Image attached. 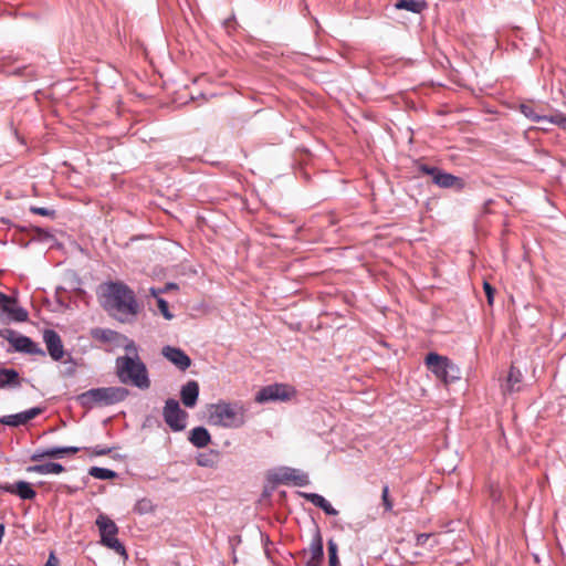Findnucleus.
I'll return each mask as SVG.
<instances>
[{
  "label": "nucleus",
  "mask_w": 566,
  "mask_h": 566,
  "mask_svg": "<svg viewBox=\"0 0 566 566\" xmlns=\"http://www.w3.org/2000/svg\"><path fill=\"white\" fill-rule=\"evenodd\" d=\"M101 303L103 307L122 323L133 322L139 311L134 292L125 284L109 282L101 286Z\"/></svg>",
  "instance_id": "f257e3e1"
},
{
  "label": "nucleus",
  "mask_w": 566,
  "mask_h": 566,
  "mask_svg": "<svg viewBox=\"0 0 566 566\" xmlns=\"http://www.w3.org/2000/svg\"><path fill=\"white\" fill-rule=\"evenodd\" d=\"M28 472H33L42 475L48 474H60L64 471V467L60 463L49 462L42 464H35L27 468Z\"/></svg>",
  "instance_id": "4be33fe9"
},
{
  "label": "nucleus",
  "mask_w": 566,
  "mask_h": 566,
  "mask_svg": "<svg viewBox=\"0 0 566 566\" xmlns=\"http://www.w3.org/2000/svg\"><path fill=\"white\" fill-rule=\"evenodd\" d=\"M428 174L433 176V181L442 188H452L461 186V179L447 172H441L438 169H426Z\"/></svg>",
  "instance_id": "dca6fc26"
},
{
  "label": "nucleus",
  "mask_w": 566,
  "mask_h": 566,
  "mask_svg": "<svg viewBox=\"0 0 566 566\" xmlns=\"http://www.w3.org/2000/svg\"><path fill=\"white\" fill-rule=\"evenodd\" d=\"M310 558L314 559H323L324 549H323V541L319 535H316L311 545H310Z\"/></svg>",
  "instance_id": "c85d7f7f"
},
{
  "label": "nucleus",
  "mask_w": 566,
  "mask_h": 566,
  "mask_svg": "<svg viewBox=\"0 0 566 566\" xmlns=\"http://www.w3.org/2000/svg\"><path fill=\"white\" fill-rule=\"evenodd\" d=\"M44 566H59V560L54 556V554H51L45 563Z\"/></svg>",
  "instance_id": "79ce46f5"
},
{
  "label": "nucleus",
  "mask_w": 566,
  "mask_h": 566,
  "mask_svg": "<svg viewBox=\"0 0 566 566\" xmlns=\"http://www.w3.org/2000/svg\"><path fill=\"white\" fill-rule=\"evenodd\" d=\"M7 491L18 494L22 500H32L36 495L31 484L25 481H19L14 485L8 486Z\"/></svg>",
  "instance_id": "5701e85b"
},
{
  "label": "nucleus",
  "mask_w": 566,
  "mask_h": 566,
  "mask_svg": "<svg viewBox=\"0 0 566 566\" xmlns=\"http://www.w3.org/2000/svg\"><path fill=\"white\" fill-rule=\"evenodd\" d=\"M30 211L35 214H40V216H44V217H53L54 216L53 210H50V209L43 208V207H31Z\"/></svg>",
  "instance_id": "58836bf2"
},
{
  "label": "nucleus",
  "mask_w": 566,
  "mask_h": 566,
  "mask_svg": "<svg viewBox=\"0 0 566 566\" xmlns=\"http://www.w3.org/2000/svg\"><path fill=\"white\" fill-rule=\"evenodd\" d=\"M163 355L180 370H186L191 365V359L180 348L165 346L163 348Z\"/></svg>",
  "instance_id": "ddd939ff"
},
{
  "label": "nucleus",
  "mask_w": 566,
  "mask_h": 566,
  "mask_svg": "<svg viewBox=\"0 0 566 566\" xmlns=\"http://www.w3.org/2000/svg\"><path fill=\"white\" fill-rule=\"evenodd\" d=\"M95 524L101 533V543L104 546L115 551L117 554L127 557L124 545L116 538L118 527L116 526L114 521L111 520L105 514H99L96 518Z\"/></svg>",
  "instance_id": "423d86ee"
},
{
  "label": "nucleus",
  "mask_w": 566,
  "mask_h": 566,
  "mask_svg": "<svg viewBox=\"0 0 566 566\" xmlns=\"http://www.w3.org/2000/svg\"><path fill=\"white\" fill-rule=\"evenodd\" d=\"M522 373L515 367H511L505 385L503 386V392H516L522 388Z\"/></svg>",
  "instance_id": "412c9836"
},
{
  "label": "nucleus",
  "mask_w": 566,
  "mask_h": 566,
  "mask_svg": "<svg viewBox=\"0 0 566 566\" xmlns=\"http://www.w3.org/2000/svg\"><path fill=\"white\" fill-rule=\"evenodd\" d=\"M157 306L161 315L167 319L171 321L174 318V314L169 311L168 303L164 298H158Z\"/></svg>",
  "instance_id": "c9c22d12"
},
{
  "label": "nucleus",
  "mask_w": 566,
  "mask_h": 566,
  "mask_svg": "<svg viewBox=\"0 0 566 566\" xmlns=\"http://www.w3.org/2000/svg\"><path fill=\"white\" fill-rule=\"evenodd\" d=\"M163 416L168 427L176 432L182 431L187 427L188 413L180 408L175 399H168L165 403Z\"/></svg>",
  "instance_id": "6e6552de"
},
{
  "label": "nucleus",
  "mask_w": 566,
  "mask_h": 566,
  "mask_svg": "<svg viewBox=\"0 0 566 566\" xmlns=\"http://www.w3.org/2000/svg\"><path fill=\"white\" fill-rule=\"evenodd\" d=\"M520 108L522 114L528 119L545 124L546 116L537 114L531 105L522 104Z\"/></svg>",
  "instance_id": "2f4dec72"
},
{
  "label": "nucleus",
  "mask_w": 566,
  "mask_h": 566,
  "mask_svg": "<svg viewBox=\"0 0 566 566\" xmlns=\"http://www.w3.org/2000/svg\"><path fill=\"white\" fill-rule=\"evenodd\" d=\"M545 124H555L566 130V116L560 113L553 116H546Z\"/></svg>",
  "instance_id": "f704fd0d"
},
{
  "label": "nucleus",
  "mask_w": 566,
  "mask_h": 566,
  "mask_svg": "<svg viewBox=\"0 0 566 566\" xmlns=\"http://www.w3.org/2000/svg\"><path fill=\"white\" fill-rule=\"evenodd\" d=\"M93 336L103 342L116 343V344H118L119 338H122L120 334H118L114 331H111V329H102V328L95 329L93 332Z\"/></svg>",
  "instance_id": "bb28decb"
},
{
  "label": "nucleus",
  "mask_w": 566,
  "mask_h": 566,
  "mask_svg": "<svg viewBox=\"0 0 566 566\" xmlns=\"http://www.w3.org/2000/svg\"><path fill=\"white\" fill-rule=\"evenodd\" d=\"M483 287H484L485 295H486V297H488V303H489L490 305H492V303H493V297H494V289H493V287L491 286V284H490V283H488V282H484Z\"/></svg>",
  "instance_id": "ea45409f"
},
{
  "label": "nucleus",
  "mask_w": 566,
  "mask_h": 566,
  "mask_svg": "<svg viewBox=\"0 0 566 566\" xmlns=\"http://www.w3.org/2000/svg\"><path fill=\"white\" fill-rule=\"evenodd\" d=\"M199 397V385L195 380L188 381L181 387L180 398L187 408H193Z\"/></svg>",
  "instance_id": "2eb2a0df"
},
{
  "label": "nucleus",
  "mask_w": 566,
  "mask_h": 566,
  "mask_svg": "<svg viewBox=\"0 0 566 566\" xmlns=\"http://www.w3.org/2000/svg\"><path fill=\"white\" fill-rule=\"evenodd\" d=\"M188 440L197 448H206L211 442V434L205 427H196L189 432Z\"/></svg>",
  "instance_id": "f3484780"
},
{
  "label": "nucleus",
  "mask_w": 566,
  "mask_h": 566,
  "mask_svg": "<svg viewBox=\"0 0 566 566\" xmlns=\"http://www.w3.org/2000/svg\"><path fill=\"white\" fill-rule=\"evenodd\" d=\"M427 544L432 546L433 544H438V541L431 534H419L417 536V545L418 546H424Z\"/></svg>",
  "instance_id": "e433bc0d"
},
{
  "label": "nucleus",
  "mask_w": 566,
  "mask_h": 566,
  "mask_svg": "<svg viewBox=\"0 0 566 566\" xmlns=\"http://www.w3.org/2000/svg\"><path fill=\"white\" fill-rule=\"evenodd\" d=\"M301 495L308 502H311L313 505L323 510L325 514L331 516H335L338 514V511L335 510L324 496L317 493H301Z\"/></svg>",
  "instance_id": "aec40b11"
},
{
  "label": "nucleus",
  "mask_w": 566,
  "mask_h": 566,
  "mask_svg": "<svg viewBox=\"0 0 566 566\" xmlns=\"http://www.w3.org/2000/svg\"><path fill=\"white\" fill-rule=\"evenodd\" d=\"M175 287H176V285L174 283H169V284L166 285V290L175 289Z\"/></svg>",
  "instance_id": "49530a36"
},
{
  "label": "nucleus",
  "mask_w": 566,
  "mask_h": 566,
  "mask_svg": "<svg viewBox=\"0 0 566 566\" xmlns=\"http://www.w3.org/2000/svg\"><path fill=\"white\" fill-rule=\"evenodd\" d=\"M327 546H328L327 548H328L329 566H339V560H338V556H337V551H338L337 544L333 539H329L327 543Z\"/></svg>",
  "instance_id": "473e14b6"
},
{
  "label": "nucleus",
  "mask_w": 566,
  "mask_h": 566,
  "mask_svg": "<svg viewBox=\"0 0 566 566\" xmlns=\"http://www.w3.org/2000/svg\"><path fill=\"white\" fill-rule=\"evenodd\" d=\"M156 505L149 499H142L135 504L134 511L140 515L155 512Z\"/></svg>",
  "instance_id": "7c9ffc66"
},
{
  "label": "nucleus",
  "mask_w": 566,
  "mask_h": 566,
  "mask_svg": "<svg viewBox=\"0 0 566 566\" xmlns=\"http://www.w3.org/2000/svg\"><path fill=\"white\" fill-rule=\"evenodd\" d=\"M116 370L119 380L124 384H130L140 389H147L150 386L146 365L139 356L117 357Z\"/></svg>",
  "instance_id": "7ed1b4c3"
},
{
  "label": "nucleus",
  "mask_w": 566,
  "mask_h": 566,
  "mask_svg": "<svg viewBox=\"0 0 566 566\" xmlns=\"http://www.w3.org/2000/svg\"><path fill=\"white\" fill-rule=\"evenodd\" d=\"M0 337L8 340L12 348L14 349V352L24 353L29 355L45 356V352L30 337L21 335L13 329H1Z\"/></svg>",
  "instance_id": "0eeeda50"
},
{
  "label": "nucleus",
  "mask_w": 566,
  "mask_h": 566,
  "mask_svg": "<svg viewBox=\"0 0 566 566\" xmlns=\"http://www.w3.org/2000/svg\"><path fill=\"white\" fill-rule=\"evenodd\" d=\"M279 483H292L295 486H306L310 483L308 475L297 469L283 468L275 474Z\"/></svg>",
  "instance_id": "9b49d317"
},
{
  "label": "nucleus",
  "mask_w": 566,
  "mask_h": 566,
  "mask_svg": "<svg viewBox=\"0 0 566 566\" xmlns=\"http://www.w3.org/2000/svg\"><path fill=\"white\" fill-rule=\"evenodd\" d=\"M20 385V377L14 369L3 368L0 369V388L18 387Z\"/></svg>",
  "instance_id": "b1692460"
},
{
  "label": "nucleus",
  "mask_w": 566,
  "mask_h": 566,
  "mask_svg": "<svg viewBox=\"0 0 566 566\" xmlns=\"http://www.w3.org/2000/svg\"><path fill=\"white\" fill-rule=\"evenodd\" d=\"M0 304H15V300L0 292Z\"/></svg>",
  "instance_id": "a19ab883"
},
{
  "label": "nucleus",
  "mask_w": 566,
  "mask_h": 566,
  "mask_svg": "<svg viewBox=\"0 0 566 566\" xmlns=\"http://www.w3.org/2000/svg\"><path fill=\"white\" fill-rule=\"evenodd\" d=\"M128 395V390L123 387H101L93 388L77 396L80 405L86 409L95 406H111L123 401Z\"/></svg>",
  "instance_id": "20e7f679"
},
{
  "label": "nucleus",
  "mask_w": 566,
  "mask_h": 566,
  "mask_svg": "<svg viewBox=\"0 0 566 566\" xmlns=\"http://www.w3.org/2000/svg\"><path fill=\"white\" fill-rule=\"evenodd\" d=\"M424 363L428 369L446 385L461 378L460 368L446 356L429 353L426 356Z\"/></svg>",
  "instance_id": "39448f33"
},
{
  "label": "nucleus",
  "mask_w": 566,
  "mask_h": 566,
  "mask_svg": "<svg viewBox=\"0 0 566 566\" xmlns=\"http://www.w3.org/2000/svg\"><path fill=\"white\" fill-rule=\"evenodd\" d=\"M109 451H111L109 449H97V448H96V449L94 450V453H95L96 455H104V454L108 453Z\"/></svg>",
  "instance_id": "a18cd8bd"
},
{
  "label": "nucleus",
  "mask_w": 566,
  "mask_h": 566,
  "mask_svg": "<svg viewBox=\"0 0 566 566\" xmlns=\"http://www.w3.org/2000/svg\"><path fill=\"white\" fill-rule=\"evenodd\" d=\"M207 418L211 426L239 429L247 422V408L238 400H219L207 406Z\"/></svg>",
  "instance_id": "f03ea898"
},
{
  "label": "nucleus",
  "mask_w": 566,
  "mask_h": 566,
  "mask_svg": "<svg viewBox=\"0 0 566 566\" xmlns=\"http://www.w3.org/2000/svg\"><path fill=\"white\" fill-rule=\"evenodd\" d=\"M43 342L46 346L50 357L59 361L64 356V346L60 335L53 329H45L43 332Z\"/></svg>",
  "instance_id": "9d476101"
},
{
  "label": "nucleus",
  "mask_w": 566,
  "mask_h": 566,
  "mask_svg": "<svg viewBox=\"0 0 566 566\" xmlns=\"http://www.w3.org/2000/svg\"><path fill=\"white\" fill-rule=\"evenodd\" d=\"M294 389L284 384H274L262 388L255 396V401H286L294 396Z\"/></svg>",
  "instance_id": "1a4fd4ad"
},
{
  "label": "nucleus",
  "mask_w": 566,
  "mask_h": 566,
  "mask_svg": "<svg viewBox=\"0 0 566 566\" xmlns=\"http://www.w3.org/2000/svg\"><path fill=\"white\" fill-rule=\"evenodd\" d=\"M88 473L91 476L98 480H112L117 475L115 471L99 467H92Z\"/></svg>",
  "instance_id": "cd10ccee"
},
{
  "label": "nucleus",
  "mask_w": 566,
  "mask_h": 566,
  "mask_svg": "<svg viewBox=\"0 0 566 566\" xmlns=\"http://www.w3.org/2000/svg\"><path fill=\"white\" fill-rule=\"evenodd\" d=\"M161 292H163L161 290H158V289H155V287H150V289H149V294H150V295H151L156 301H158V298H161V297H160V293H161Z\"/></svg>",
  "instance_id": "37998d69"
},
{
  "label": "nucleus",
  "mask_w": 566,
  "mask_h": 566,
  "mask_svg": "<svg viewBox=\"0 0 566 566\" xmlns=\"http://www.w3.org/2000/svg\"><path fill=\"white\" fill-rule=\"evenodd\" d=\"M301 495L308 502H311L313 505L323 510L325 514L331 516H335L338 514V511L335 510L324 496L317 493H301Z\"/></svg>",
  "instance_id": "a211bd4d"
},
{
  "label": "nucleus",
  "mask_w": 566,
  "mask_h": 566,
  "mask_svg": "<svg viewBox=\"0 0 566 566\" xmlns=\"http://www.w3.org/2000/svg\"><path fill=\"white\" fill-rule=\"evenodd\" d=\"M322 559L308 558L305 566H321Z\"/></svg>",
  "instance_id": "c03bdc74"
},
{
  "label": "nucleus",
  "mask_w": 566,
  "mask_h": 566,
  "mask_svg": "<svg viewBox=\"0 0 566 566\" xmlns=\"http://www.w3.org/2000/svg\"><path fill=\"white\" fill-rule=\"evenodd\" d=\"M42 408L33 407L22 412L3 416L0 418V423L10 427H19L28 423L30 420L34 419L36 416L42 413Z\"/></svg>",
  "instance_id": "f8f14e48"
},
{
  "label": "nucleus",
  "mask_w": 566,
  "mask_h": 566,
  "mask_svg": "<svg viewBox=\"0 0 566 566\" xmlns=\"http://www.w3.org/2000/svg\"><path fill=\"white\" fill-rule=\"evenodd\" d=\"M395 7L397 9H405L413 13H419L423 9L424 4L423 2L416 0H400L395 4Z\"/></svg>",
  "instance_id": "c756f323"
},
{
  "label": "nucleus",
  "mask_w": 566,
  "mask_h": 566,
  "mask_svg": "<svg viewBox=\"0 0 566 566\" xmlns=\"http://www.w3.org/2000/svg\"><path fill=\"white\" fill-rule=\"evenodd\" d=\"M219 452L210 450L208 452H200L196 457V463L202 468H216L218 463Z\"/></svg>",
  "instance_id": "393cba45"
},
{
  "label": "nucleus",
  "mask_w": 566,
  "mask_h": 566,
  "mask_svg": "<svg viewBox=\"0 0 566 566\" xmlns=\"http://www.w3.org/2000/svg\"><path fill=\"white\" fill-rule=\"evenodd\" d=\"M2 310L17 322H24L28 319V312L22 307L12 306V304H2Z\"/></svg>",
  "instance_id": "a878e982"
},
{
  "label": "nucleus",
  "mask_w": 566,
  "mask_h": 566,
  "mask_svg": "<svg viewBox=\"0 0 566 566\" xmlns=\"http://www.w3.org/2000/svg\"><path fill=\"white\" fill-rule=\"evenodd\" d=\"M80 448L77 447H52L46 449H38L32 455V461H41L44 458H62L66 453H77Z\"/></svg>",
  "instance_id": "4468645a"
},
{
  "label": "nucleus",
  "mask_w": 566,
  "mask_h": 566,
  "mask_svg": "<svg viewBox=\"0 0 566 566\" xmlns=\"http://www.w3.org/2000/svg\"><path fill=\"white\" fill-rule=\"evenodd\" d=\"M118 345L124 346L125 350L127 352V355L138 356L136 344L133 340L128 339L127 337L122 335V338H119Z\"/></svg>",
  "instance_id": "72a5a7b5"
},
{
  "label": "nucleus",
  "mask_w": 566,
  "mask_h": 566,
  "mask_svg": "<svg viewBox=\"0 0 566 566\" xmlns=\"http://www.w3.org/2000/svg\"><path fill=\"white\" fill-rule=\"evenodd\" d=\"M381 499H382V504H384L385 510L386 511H391L392 503L389 500V488L387 485L384 486V489H382Z\"/></svg>",
  "instance_id": "4c0bfd02"
},
{
  "label": "nucleus",
  "mask_w": 566,
  "mask_h": 566,
  "mask_svg": "<svg viewBox=\"0 0 566 566\" xmlns=\"http://www.w3.org/2000/svg\"><path fill=\"white\" fill-rule=\"evenodd\" d=\"M301 495L308 502H311L313 505L323 510L325 514L331 516H335L338 514V511L335 510L324 496L317 493H301Z\"/></svg>",
  "instance_id": "6ab92c4d"
}]
</instances>
